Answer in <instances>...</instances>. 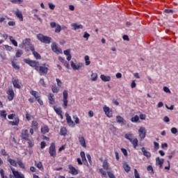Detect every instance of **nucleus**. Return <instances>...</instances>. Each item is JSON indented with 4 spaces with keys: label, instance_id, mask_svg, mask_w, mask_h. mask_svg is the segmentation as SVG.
Listing matches in <instances>:
<instances>
[{
    "label": "nucleus",
    "instance_id": "nucleus-10",
    "mask_svg": "<svg viewBox=\"0 0 178 178\" xmlns=\"http://www.w3.org/2000/svg\"><path fill=\"white\" fill-rule=\"evenodd\" d=\"M66 120L68 126L70 127H74L76 126V124H74V122L72 120V117L69 115V113H65Z\"/></svg>",
    "mask_w": 178,
    "mask_h": 178
},
{
    "label": "nucleus",
    "instance_id": "nucleus-41",
    "mask_svg": "<svg viewBox=\"0 0 178 178\" xmlns=\"http://www.w3.org/2000/svg\"><path fill=\"white\" fill-rule=\"evenodd\" d=\"M97 79H98V74H97V73H92V74H91V80H92V81H97Z\"/></svg>",
    "mask_w": 178,
    "mask_h": 178
},
{
    "label": "nucleus",
    "instance_id": "nucleus-46",
    "mask_svg": "<svg viewBox=\"0 0 178 178\" xmlns=\"http://www.w3.org/2000/svg\"><path fill=\"white\" fill-rule=\"evenodd\" d=\"M62 31V26L59 24H57L55 29V33H60Z\"/></svg>",
    "mask_w": 178,
    "mask_h": 178
},
{
    "label": "nucleus",
    "instance_id": "nucleus-51",
    "mask_svg": "<svg viewBox=\"0 0 178 178\" xmlns=\"http://www.w3.org/2000/svg\"><path fill=\"white\" fill-rule=\"evenodd\" d=\"M12 3H17L20 5V3H23V0H11Z\"/></svg>",
    "mask_w": 178,
    "mask_h": 178
},
{
    "label": "nucleus",
    "instance_id": "nucleus-7",
    "mask_svg": "<svg viewBox=\"0 0 178 178\" xmlns=\"http://www.w3.org/2000/svg\"><path fill=\"white\" fill-rule=\"evenodd\" d=\"M12 174L10 175V178H26L24 177V175L20 173L19 171L15 170V168H11Z\"/></svg>",
    "mask_w": 178,
    "mask_h": 178
},
{
    "label": "nucleus",
    "instance_id": "nucleus-24",
    "mask_svg": "<svg viewBox=\"0 0 178 178\" xmlns=\"http://www.w3.org/2000/svg\"><path fill=\"white\" fill-rule=\"evenodd\" d=\"M164 161L165 160L163 159H160L159 157H156V164L159 165L160 168H162Z\"/></svg>",
    "mask_w": 178,
    "mask_h": 178
},
{
    "label": "nucleus",
    "instance_id": "nucleus-60",
    "mask_svg": "<svg viewBox=\"0 0 178 178\" xmlns=\"http://www.w3.org/2000/svg\"><path fill=\"white\" fill-rule=\"evenodd\" d=\"M83 38H86V41H88V38H90V33H88L87 32H84Z\"/></svg>",
    "mask_w": 178,
    "mask_h": 178
},
{
    "label": "nucleus",
    "instance_id": "nucleus-47",
    "mask_svg": "<svg viewBox=\"0 0 178 178\" xmlns=\"http://www.w3.org/2000/svg\"><path fill=\"white\" fill-rule=\"evenodd\" d=\"M29 148H33L34 147V140L29 139L28 140Z\"/></svg>",
    "mask_w": 178,
    "mask_h": 178
},
{
    "label": "nucleus",
    "instance_id": "nucleus-21",
    "mask_svg": "<svg viewBox=\"0 0 178 178\" xmlns=\"http://www.w3.org/2000/svg\"><path fill=\"white\" fill-rule=\"evenodd\" d=\"M19 123H20V119L19 117L15 118V121H9L8 124L11 126H19Z\"/></svg>",
    "mask_w": 178,
    "mask_h": 178
},
{
    "label": "nucleus",
    "instance_id": "nucleus-38",
    "mask_svg": "<svg viewBox=\"0 0 178 178\" xmlns=\"http://www.w3.org/2000/svg\"><path fill=\"white\" fill-rule=\"evenodd\" d=\"M30 94L33 95V97H34L35 98V99H37V98H39V95H38V92L35 91V90H31L30 91Z\"/></svg>",
    "mask_w": 178,
    "mask_h": 178
},
{
    "label": "nucleus",
    "instance_id": "nucleus-54",
    "mask_svg": "<svg viewBox=\"0 0 178 178\" xmlns=\"http://www.w3.org/2000/svg\"><path fill=\"white\" fill-rule=\"evenodd\" d=\"M154 150L158 151L159 149V143L158 142H154Z\"/></svg>",
    "mask_w": 178,
    "mask_h": 178
},
{
    "label": "nucleus",
    "instance_id": "nucleus-18",
    "mask_svg": "<svg viewBox=\"0 0 178 178\" xmlns=\"http://www.w3.org/2000/svg\"><path fill=\"white\" fill-rule=\"evenodd\" d=\"M49 104L54 105L55 104V95L54 93H49L48 95Z\"/></svg>",
    "mask_w": 178,
    "mask_h": 178
},
{
    "label": "nucleus",
    "instance_id": "nucleus-42",
    "mask_svg": "<svg viewBox=\"0 0 178 178\" xmlns=\"http://www.w3.org/2000/svg\"><path fill=\"white\" fill-rule=\"evenodd\" d=\"M51 91H52V92L58 94V92H59V88H58L56 86H52Z\"/></svg>",
    "mask_w": 178,
    "mask_h": 178
},
{
    "label": "nucleus",
    "instance_id": "nucleus-5",
    "mask_svg": "<svg viewBox=\"0 0 178 178\" xmlns=\"http://www.w3.org/2000/svg\"><path fill=\"white\" fill-rule=\"evenodd\" d=\"M24 63L29 65V66H31V67H34L35 70H38V66H40V62L35 61V60H31L29 58H24Z\"/></svg>",
    "mask_w": 178,
    "mask_h": 178
},
{
    "label": "nucleus",
    "instance_id": "nucleus-12",
    "mask_svg": "<svg viewBox=\"0 0 178 178\" xmlns=\"http://www.w3.org/2000/svg\"><path fill=\"white\" fill-rule=\"evenodd\" d=\"M8 99V101H13V98H15V92L13 89L9 88L7 91Z\"/></svg>",
    "mask_w": 178,
    "mask_h": 178
},
{
    "label": "nucleus",
    "instance_id": "nucleus-8",
    "mask_svg": "<svg viewBox=\"0 0 178 178\" xmlns=\"http://www.w3.org/2000/svg\"><path fill=\"white\" fill-rule=\"evenodd\" d=\"M138 134L140 138V141H143V140L147 137V130L145 129V127H140L138 129Z\"/></svg>",
    "mask_w": 178,
    "mask_h": 178
},
{
    "label": "nucleus",
    "instance_id": "nucleus-22",
    "mask_svg": "<svg viewBox=\"0 0 178 178\" xmlns=\"http://www.w3.org/2000/svg\"><path fill=\"white\" fill-rule=\"evenodd\" d=\"M35 166H36L39 170H41V172H44V165H42V162H37V161H35Z\"/></svg>",
    "mask_w": 178,
    "mask_h": 178
},
{
    "label": "nucleus",
    "instance_id": "nucleus-26",
    "mask_svg": "<svg viewBox=\"0 0 178 178\" xmlns=\"http://www.w3.org/2000/svg\"><path fill=\"white\" fill-rule=\"evenodd\" d=\"M103 168L104 169V170H106L108 172V170H111V168H109V163H108V160H104L103 161Z\"/></svg>",
    "mask_w": 178,
    "mask_h": 178
},
{
    "label": "nucleus",
    "instance_id": "nucleus-9",
    "mask_svg": "<svg viewBox=\"0 0 178 178\" xmlns=\"http://www.w3.org/2000/svg\"><path fill=\"white\" fill-rule=\"evenodd\" d=\"M20 137L22 140H29L30 139V134L29 133V130L22 129L21 131Z\"/></svg>",
    "mask_w": 178,
    "mask_h": 178
},
{
    "label": "nucleus",
    "instance_id": "nucleus-6",
    "mask_svg": "<svg viewBox=\"0 0 178 178\" xmlns=\"http://www.w3.org/2000/svg\"><path fill=\"white\" fill-rule=\"evenodd\" d=\"M49 154L51 158H56V147L55 143H51L49 148Z\"/></svg>",
    "mask_w": 178,
    "mask_h": 178
},
{
    "label": "nucleus",
    "instance_id": "nucleus-63",
    "mask_svg": "<svg viewBox=\"0 0 178 178\" xmlns=\"http://www.w3.org/2000/svg\"><path fill=\"white\" fill-rule=\"evenodd\" d=\"M40 84H41V86H42L43 87H45L46 84H45V81L44 80V79H40L39 81Z\"/></svg>",
    "mask_w": 178,
    "mask_h": 178
},
{
    "label": "nucleus",
    "instance_id": "nucleus-52",
    "mask_svg": "<svg viewBox=\"0 0 178 178\" xmlns=\"http://www.w3.org/2000/svg\"><path fill=\"white\" fill-rule=\"evenodd\" d=\"M0 175L1 178H8V176H5V171H3V169L0 170Z\"/></svg>",
    "mask_w": 178,
    "mask_h": 178
},
{
    "label": "nucleus",
    "instance_id": "nucleus-27",
    "mask_svg": "<svg viewBox=\"0 0 178 178\" xmlns=\"http://www.w3.org/2000/svg\"><path fill=\"white\" fill-rule=\"evenodd\" d=\"M11 65L15 70H20V65L15 62V60H11Z\"/></svg>",
    "mask_w": 178,
    "mask_h": 178
},
{
    "label": "nucleus",
    "instance_id": "nucleus-2",
    "mask_svg": "<svg viewBox=\"0 0 178 178\" xmlns=\"http://www.w3.org/2000/svg\"><path fill=\"white\" fill-rule=\"evenodd\" d=\"M48 70H49V65L44 63L42 65H38L36 72L40 74V76H44V74H48Z\"/></svg>",
    "mask_w": 178,
    "mask_h": 178
},
{
    "label": "nucleus",
    "instance_id": "nucleus-32",
    "mask_svg": "<svg viewBox=\"0 0 178 178\" xmlns=\"http://www.w3.org/2000/svg\"><path fill=\"white\" fill-rule=\"evenodd\" d=\"M41 133L42 134H47V133H49V127H48V125H44L41 128Z\"/></svg>",
    "mask_w": 178,
    "mask_h": 178
},
{
    "label": "nucleus",
    "instance_id": "nucleus-40",
    "mask_svg": "<svg viewBox=\"0 0 178 178\" xmlns=\"http://www.w3.org/2000/svg\"><path fill=\"white\" fill-rule=\"evenodd\" d=\"M147 172H149L150 175H154L155 172L154 171V168H152V165H148L147 167Z\"/></svg>",
    "mask_w": 178,
    "mask_h": 178
},
{
    "label": "nucleus",
    "instance_id": "nucleus-31",
    "mask_svg": "<svg viewBox=\"0 0 178 178\" xmlns=\"http://www.w3.org/2000/svg\"><path fill=\"white\" fill-rule=\"evenodd\" d=\"M72 27H73L74 30L83 29V26L81 24H77V23H74L71 24Z\"/></svg>",
    "mask_w": 178,
    "mask_h": 178
},
{
    "label": "nucleus",
    "instance_id": "nucleus-35",
    "mask_svg": "<svg viewBox=\"0 0 178 178\" xmlns=\"http://www.w3.org/2000/svg\"><path fill=\"white\" fill-rule=\"evenodd\" d=\"M122 166H123L124 170L127 172V173H129V172L131 170V168H130V166L128 165L127 163H124Z\"/></svg>",
    "mask_w": 178,
    "mask_h": 178
},
{
    "label": "nucleus",
    "instance_id": "nucleus-37",
    "mask_svg": "<svg viewBox=\"0 0 178 178\" xmlns=\"http://www.w3.org/2000/svg\"><path fill=\"white\" fill-rule=\"evenodd\" d=\"M140 120V117H138V115H135L134 117H132L131 118V122H132V123H137V122H138Z\"/></svg>",
    "mask_w": 178,
    "mask_h": 178
},
{
    "label": "nucleus",
    "instance_id": "nucleus-48",
    "mask_svg": "<svg viewBox=\"0 0 178 178\" xmlns=\"http://www.w3.org/2000/svg\"><path fill=\"white\" fill-rule=\"evenodd\" d=\"M73 119H74V122L76 123V124H80V119H79V117H77V115H74Z\"/></svg>",
    "mask_w": 178,
    "mask_h": 178
},
{
    "label": "nucleus",
    "instance_id": "nucleus-59",
    "mask_svg": "<svg viewBox=\"0 0 178 178\" xmlns=\"http://www.w3.org/2000/svg\"><path fill=\"white\" fill-rule=\"evenodd\" d=\"M107 175L110 178H115V175H113V173L109 170L107 171Z\"/></svg>",
    "mask_w": 178,
    "mask_h": 178
},
{
    "label": "nucleus",
    "instance_id": "nucleus-25",
    "mask_svg": "<svg viewBox=\"0 0 178 178\" xmlns=\"http://www.w3.org/2000/svg\"><path fill=\"white\" fill-rule=\"evenodd\" d=\"M141 150H142V152H143V154L144 155V156H146V158H147V159L151 158V152L147 151L145 149V147H142Z\"/></svg>",
    "mask_w": 178,
    "mask_h": 178
},
{
    "label": "nucleus",
    "instance_id": "nucleus-29",
    "mask_svg": "<svg viewBox=\"0 0 178 178\" xmlns=\"http://www.w3.org/2000/svg\"><path fill=\"white\" fill-rule=\"evenodd\" d=\"M71 67H72L73 70H79L83 67L82 65H77L73 61L71 62Z\"/></svg>",
    "mask_w": 178,
    "mask_h": 178
},
{
    "label": "nucleus",
    "instance_id": "nucleus-19",
    "mask_svg": "<svg viewBox=\"0 0 178 178\" xmlns=\"http://www.w3.org/2000/svg\"><path fill=\"white\" fill-rule=\"evenodd\" d=\"M79 141L81 147H83V148H87V144L86 143V139L84 138V136H79Z\"/></svg>",
    "mask_w": 178,
    "mask_h": 178
},
{
    "label": "nucleus",
    "instance_id": "nucleus-53",
    "mask_svg": "<svg viewBox=\"0 0 178 178\" xmlns=\"http://www.w3.org/2000/svg\"><path fill=\"white\" fill-rule=\"evenodd\" d=\"M4 47L6 49V51H9L10 52L13 50V47H12L11 46H9L8 44H6Z\"/></svg>",
    "mask_w": 178,
    "mask_h": 178
},
{
    "label": "nucleus",
    "instance_id": "nucleus-1",
    "mask_svg": "<svg viewBox=\"0 0 178 178\" xmlns=\"http://www.w3.org/2000/svg\"><path fill=\"white\" fill-rule=\"evenodd\" d=\"M133 137H134L133 134H126L124 135V138L130 141L134 149H137V147H138V139H137V138H133Z\"/></svg>",
    "mask_w": 178,
    "mask_h": 178
},
{
    "label": "nucleus",
    "instance_id": "nucleus-28",
    "mask_svg": "<svg viewBox=\"0 0 178 178\" xmlns=\"http://www.w3.org/2000/svg\"><path fill=\"white\" fill-rule=\"evenodd\" d=\"M60 136H64V137H65V136H67V129H66V127H63L60 128Z\"/></svg>",
    "mask_w": 178,
    "mask_h": 178
},
{
    "label": "nucleus",
    "instance_id": "nucleus-20",
    "mask_svg": "<svg viewBox=\"0 0 178 178\" xmlns=\"http://www.w3.org/2000/svg\"><path fill=\"white\" fill-rule=\"evenodd\" d=\"M116 120L117 123H119L120 124H126V120H124V118L120 115L116 116Z\"/></svg>",
    "mask_w": 178,
    "mask_h": 178
},
{
    "label": "nucleus",
    "instance_id": "nucleus-4",
    "mask_svg": "<svg viewBox=\"0 0 178 178\" xmlns=\"http://www.w3.org/2000/svg\"><path fill=\"white\" fill-rule=\"evenodd\" d=\"M69 98V93L67 92V90H65L63 92V104L62 106L64 109H67V105L69 104V100L67 99Z\"/></svg>",
    "mask_w": 178,
    "mask_h": 178
},
{
    "label": "nucleus",
    "instance_id": "nucleus-43",
    "mask_svg": "<svg viewBox=\"0 0 178 178\" xmlns=\"http://www.w3.org/2000/svg\"><path fill=\"white\" fill-rule=\"evenodd\" d=\"M84 59H85L86 65V66L90 65V63H91V61H90V56H86L85 58H84Z\"/></svg>",
    "mask_w": 178,
    "mask_h": 178
},
{
    "label": "nucleus",
    "instance_id": "nucleus-33",
    "mask_svg": "<svg viewBox=\"0 0 178 178\" xmlns=\"http://www.w3.org/2000/svg\"><path fill=\"white\" fill-rule=\"evenodd\" d=\"M100 79L102 80V81L106 82L111 80V76L102 74L100 75Z\"/></svg>",
    "mask_w": 178,
    "mask_h": 178
},
{
    "label": "nucleus",
    "instance_id": "nucleus-30",
    "mask_svg": "<svg viewBox=\"0 0 178 178\" xmlns=\"http://www.w3.org/2000/svg\"><path fill=\"white\" fill-rule=\"evenodd\" d=\"M8 162H9V163H10V165H11V166H14L15 168L17 167V162L16 163V161L10 159L9 156L8 157Z\"/></svg>",
    "mask_w": 178,
    "mask_h": 178
},
{
    "label": "nucleus",
    "instance_id": "nucleus-16",
    "mask_svg": "<svg viewBox=\"0 0 178 178\" xmlns=\"http://www.w3.org/2000/svg\"><path fill=\"white\" fill-rule=\"evenodd\" d=\"M14 15H15V16L20 20V22H23V13H22V11H20V10L17 9Z\"/></svg>",
    "mask_w": 178,
    "mask_h": 178
},
{
    "label": "nucleus",
    "instance_id": "nucleus-39",
    "mask_svg": "<svg viewBox=\"0 0 178 178\" xmlns=\"http://www.w3.org/2000/svg\"><path fill=\"white\" fill-rule=\"evenodd\" d=\"M9 37V40L10 41V42L13 44V45H14V47H17V41L15 40V39H13V36H8Z\"/></svg>",
    "mask_w": 178,
    "mask_h": 178
},
{
    "label": "nucleus",
    "instance_id": "nucleus-34",
    "mask_svg": "<svg viewBox=\"0 0 178 178\" xmlns=\"http://www.w3.org/2000/svg\"><path fill=\"white\" fill-rule=\"evenodd\" d=\"M31 127L34 130H38V122L35 120H33L31 123Z\"/></svg>",
    "mask_w": 178,
    "mask_h": 178
},
{
    "label": "nucleus",
    "instance_id": "nucleus-14",
    "mask_svg": "<svg viewBox=\"0 0 178 178\" xmlns=\"http://www.w3.org/2000/svg\"><path fill=\"white\" fill-rule=\"evenodd\" d=\"M51 49L53 52H56V54H62V49L58 48L56 43L54 42L51 44Z\"/></svg>",
    "mask_w": 178,
    "mask_h": 178
},
{
    "label": "nucleus",
    "instance_id": "nucleus-64",
    "mask_svg": "<svg viewBox=\"0 0 178 178\" xmlns=\"http://www.w3.org/2000/svg\"><path fill=\"white\" fill-rule=\"evenodd\" d=\"M163 91L165 92H168L169 94H170V89H169L168 88V86H164L163 87Z\"/></svg>",
    "mask_w": 178,
    "mask_h": 178
},
{
    "label": "nucleus",
    "instance_id": "nucleus-36",
    "mask_svg": "<svg viewBox=\"0 0 178 178\" xmlns=\"http://www.w3.org/2000/svg\"><path fill=\"white\" fill-rule=\"evenodd\" d=\"M17 163L21 169H26V165L24 164L22 160H17Z\"/></svg>",
    "mask_w": 178,
    "mask_h": 178
},
{
    "label": "nucleus",
    "instance_id": "nucleus-55",
    "mask_svg": "<svg viewBox=\"0 0 178 178\" xmlns=\"http://www.w3.org/2000/svg\"><path fill=\"white\" fill-rule=\"evenodd\" d=\"M86 156H87V159H88V161L90 163V165H92V161L91 160V155L88 154H86Z\"/></svg>",
    "mask_w": 178,
    "mask_h": 178
},
{
    "label": "nucleus",
    "instance_id": "nucleus-3",
    "mask_svg": "<svg viewBox=\"0 0 178 178\" xmlns=\"http://www.w3.org/2000/svg\"><path fill=\"white\" fill-rule=\"evenodd\" d=\"M36 38L43 44H49L51 41H52V38H51V37L44 35L42 33H38Z\"/></svg>",
    "mask_w": 178,
    "mask_h": 178
},
{
    "label": "nucleus",
    "instance_id": "nucleus-50",
    "mask_svg": "<svg viewBox=\"0 0 178 178\" xmlns=\"http://www.w3.org/2000/svg\"><path fill=\"white\" fill-rule=\"evenodd\" d=\"M22 55H23V51H22V50H17L15 54L16 58H20V56H22Z\"/></svg>",
    "mask_w": 178,
    "mask_h": 178
},
{
    "label": "nucleus",
    "instance_id": "nucleus-57",
    "mask_svg": "<svg viewBox=\"0 0 178 178\" xmlns=\"http://www.w3.org/2000/svg\"><path fill=\"white\" fill-rule=\"evenodd\" d=\"M36 101L38 102V104H40V105L42 106L44 105V102H42V99H41V98L39 97H36Z\"/></svg>",
    "mask_w": 178,
    "mask_h": 178
},
{
    "label": "nucleus",
    "instance_id": "nucleus-15",
    "mask_svg": "<svg viewBox=\"0 0 178 178\" xmlns=\"http://www.w3.org/2000/svg\"><path fill=\"white\" fill-rule=\"evenodd\" d=\"M54 111L57 115L60 118L61 120H63V111H62V108H57L56 106H54Z\"/></svg>",
    "mask_w": 178,
    "mask_h": 178
},
{
    "label": "nucleus",
    "instance_id": "nucleus-62",
    "mask_svg": "<svg viewBox=\"0 0 178 178\" xmlns=\"http://www.w3.org/2000/svg\"><path fill=\"white\" fill-rule=\"evenodd\" d=\"M1 154L3 155V156H8V153L6 152V150L5 149H2L1 150Z\"/></svg>",
    "mask_w": 178,
    "mask_h": 178
},
{
    "label": "nucleus",
    "instance_id": "nucleus-45",
    "mask_svg": "<svg viewBox=\"0 0 178 178\" xmlns=\"http://www.w3.org/2000/svg\"><path fill=\"white\" fill-rule=\"evenodd\" d=\"M0 116H1V118H3V119L6 120V116H7L6 111H5V110L1 111L0 113Z\"/></svg>",
    "mask_w": 178,
    "mask_h": 178
},
{
    "label": "nucleus",
    "instance_id": "nucleus-44",
    "mask_svg": "<svg viewBox=\"0 0 178 178\" xmlns=\"http://www.w3.org/2000/svg\"><path fill=\"white\" fill-rule=\"evenodd\" d=\"M31 42V38H26L24 40H23L24 45H30Z\"/></svg>",
    "mask_w": 178,
    "mask_h": 178
},
{
    "label": "nucleus",
    "instance_id": "nucleus-17",
    "mask_svg": "<svg viewBox=\"0 0 178 178\" xmlns=\"http://www.w3.org/2000/svg\"><path fill=\"white\" fill-rule=\"evenodd\" d=\"M68 168L70 169V173L73 175H79V170L76 168L73 167L72 165H69Z\"/></svg>",
    "mask_w": 178,
    "mask_h": 178
},
{
    "label": "nucleus",
    "instance_id": "nucleus-11",
    "mask_svg": "<svg viewBox=\"0 0 178 178\" xmlns=\"http://www.w3.org/2000/svg\"><path fill=\"white\" fill-rule=\"evenodd\" d=\"M103 111L107 118H112L113 116L112 110H111L109 107L104 106L103 107Z\"/></svg>",
    "mask_w": 178,
    "mask_h": 178
},
{
    "label": "nucleus",
    "instance_id": "nucleus-56",
    "mask_svg": "<svg viewBox=\"0 0 178 178\" xmlns=\"http://www.w3.org/2000/svg\"><path fill=\"white\" fill-rule=\"evenodd\" d=\"M15 117H16L15 113L9 114L8 115V119H10V120H13V119H14Z\"/></svg>",
    "mask_w": 178,
    "mask_h": 178
},
{
    "label": "nucleus",
    "instance_id": "nucleus-58",
    "mask_svg": "<svg viewBox=\"0 0 178 178\" xmlns=\"http://www.w3.org/2000/svg\"><path fill=\"white\" fill-rule=\"evenodd\" d=\"M134 176H135V178H140V174L138 173V171L137 170V169H134Z\"/></svg>",
    "mask_w": 178,
    "mask_h": 178
},
{
    "label": "nucleus",
    "instance_id": "nucleus-13",
    "mask_svg": "<svg viewBox=\"0 0 178 178\" xmlns=\"http://www.w3.org/2000/svg\"><path fill=\"white\" fill-rule=\"evenodd\" d=\"M30 50L31 51L33 56H35V59H41V55H40L38 52L35 51L34 46H30Z\"/></svg>",
    "mask_w": 178,
    "mask_h": 178
},
{
    "label": "nucleus",
    "instance_id": "nucleus-49",
    "mask_svg": "<svg viewBox=\"0 0 178 178\" xmlns=\"http://www.w3.org/2000/svg\"><path fill=\"white\" fill-rule=\"evenodd\" d=\"M99 170V172L101 173L102 177H106V172H105L104 170V168H100Z\"/></svg>",
    "mask_w": 178,
    "mask_h": 178
},
{
    "label": "nucleus",
    "instance_id": "nucleus-61",
    "mask_svg": "<svg viewBox=\"0 0 178 178\" xmlns=\"http://www.w3.org/2000/svg\"><path fill=\"white\" fill-rule=\"evenodd\" d=\"M47 147V143L44 141H42L40 143V148L41 149H44V148Z\"/></svg>",
    "mask_w": 178,
    "mask_h": 178
},
{
    "label": "nucleus",
    "instance_id": "nucleus-23",
    "mask_svg": "<svg viewBox=\"0 0 178 178\" xmlns=\"http://www.w3.org/2000/svg\"><path fill=\"white\" fill-rule=\"evenodd\" d=\"M12 83H13L15 88H22V86L19 83V79H15V78H13Z\"/></svg>",
    "mask_w": 178,
    "mask_h": 178
}]
</instances>
